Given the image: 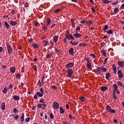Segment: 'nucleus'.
Listing matches in <instances>:
<instances>
[{"mask_svg":"<svg viewBox=\"0 0 124 124\" xmlns=\"http://www.w3.org/2000/svg\"><path fill=\"white\" fill-rule=\"evenodd\" d=\"M100 90L102 92H104L105 91H107V90H108V88L106 86H101L100 87Z\"/></svg>","mask_w":124,"mask_h":124,"instance_id":"nucleus-12","label":"nucleus"},{"mask_svg":"<svg viewBox=\"0 0 124 124\" xmlns=\"http://www.w3.org/2000/svg\"><path fill=\"white\" fill-rule=\"evenodd\" d=\"M119 23H120V24H122V25H124V21L120 20Z\"/></svg>","mask_w":124,"mask_h":124,"instance_id":"nucleus-60","label":"nucleus"},{"mask_svg":"<svg viewBox=\"0 0 124 124\" xmlns=\"http://www.w3.org/2000/svg\"><path fill=\"white\" fill-rule=\"evenodd\" d=\"M108 29V25H105L104 26V28L103 29V30L106 32L107 31H106V30Z\"/></svg>","mask_w":124,"mask_h":124,"instance_id":"nucleus-31","label":"nucleus"},{"mask_svg":"<svg viewBox=\"0 0 124 124\" xmlns=\"http://www.w3.org/2000/svg\"><path fill=\"white\" fill-rule=\"evenodd\" d=\"M121 9H124V4H123L121 7H120Z\"/></svg>","mask_w":124,"mask_h":124,"instance_id":"nucleus-62","label":"nucleus"},{"mask_svg":"<svg viewBox=\"0 0 124 124\" xmlns=\"http://www.w3.org/2000/svg\"><path fill=\"white\" fill-rule=\"evenodd\" d=\"M42 29H43V30H44V31H47L48 30V29H47V28H46V26H43L42 27Z\"/></svg>","mask_w":124,"mask_h":124,"instance_id":"nucleus-50","label":"nucleus"},{"mask_svg":"<svg viewBox=\"0 0 124 124\" xmlns=\"http://www.w3.org/2000/svg\"><path fill=\"white\" fill-rule=\"evenodd\" d=\"M101 69H102V66L98 67L97 68V73H100V71H101Z\"/></svg>","mask_w":124,"mask_h":124,"instance_id":"nucleus-29","label":"nucleus"},{"mask_svg":"<svg viewBox=\"0 0 124 124\" xmlns=\"http://www.w3.org/2000/svg\"><path fill=\"white\" fill-rule=\"evenodd\" d=\"M37 66L36 65H35V68H34V71H35L36 72H37V69L36 68Z\"/></svg>","mask_w":124,"mask_h":124,"instance_id":"nucleus-63","label":"nucleus"},{"mask_svg":"<svg viewBox=\"0 0 124 124\" xmlns=\"http://www.w3.org/2000/svg\"><path fill=\"white\" fill-rule=\"evenodd\" d=\"M84 60H85V61H86L87 62V63L90 62V59L88 57L85 58Z\"/></svg>","mask_w":124,"mask_h":124,"instance_id":"nucleus-43","label":"nucleus"},{"mask_svg":"<svg viewBox=\"0 0 124 124\" xmlns=\"http://www.w3.org/2000/svg\"><path fill=\"white\" fill-rule=\"evenodd\" d=\"M106 32L108 34H113V31L112 30H109L108 31H107Z\"/></svg>","mask_w":124,"mask_h":124,"instance_id":"nucleus-32","label":"nucleus"},{"mask_svg":"<svg viewBox=\"0 0 124 124\" xmlns=\"http://www.w3.org/2000/svg\"><path fill=\"white\" fill-rule=\"evenodd\" d=\"M10 70L12 73H15V67H12L11 68H10Z\"/></svg>","mask_w":124,"mask_h":124,"instance_id":"nucleus-19","label":"nucleus"},{"mask_svg":"<svg viewBox=\"0 0 124 124\" xmlns=\"http://www.w3.org/2000/svg\"><path fill=\"white\" fill-rule=\"evenodd\" d=\"M14 118L16 121H17L19 118H20V116L17 114H15L14 115Z\"/></svg>","mask_w":124,"mask_h":124,"instance_id":"nucleus-20","label":"nucleus"},{"mask_svg":"<svg viewBox=\"0 0 124 124\" xmlns=\"http://www.w3.org/2000/svg\"><path fill=\"white\" fill-rule=\"evenodd\" d=\"M102 2L104 4H108L110 3V1L108 0H102Z\"/></svg>","mask_w":124,"mask_h":124,"instance_id":"nucleus-22","label":"nucleus"},{"mask_svg":"<svg viewBox=\"0 0 124 124\" xmlns=\"http://www.w3.org/2000/svg\"><path fill=\"white\" fill-rule=\"evenodd\" d=\"M13 88V86H12V84H11L9 86V89H10V90H11V89Z\"/></svg>","mask_w":124,"mask_h":124,"instance_id":"nucleus-56","label":"nucleus"},{"mask_svg":"<svg viewBox=\"0 0 124 124\" xmlns=\"http://www.w3.org/2000/svg\"><path fill=\"white\" fill-rule=\"evenodd\" d=\"M44 101H45V100H44V99L41 98L40 100H39V102H40V103H45V102H44Z\"/></svg>","mask_w":124,"mask_h":124,"instance_id":"nucleus-41","label":"nucleus"},{"mask_svg":"<svg viewBox=\"0 0 124 124\" xmlns=\"http://www.w3.org/2000/svg\"><path fill=\"white\" fill-rule=\"evenodd\" d=\"M79 99H80V100H81V101H82V102H83V101H85V99H86V98H85V97L80 96V97L79 98Z\"/></svg>","mask_w":124,"mask_h":124,"instance_id":"nucleus-33","label":"nucleus"},{"mask_svg":"<svg viewBox=\"0 0 124 124\" xmlns=\"http://www.w3.org/2000/svg\"><path fill=\"white\" fill-rule=\"evenodd\" d=\"M117 84L118 85H119V86H121V87H123V83H122L121 81H118Z\"/></svg>","mask_w":124,"mask_h":124,"instance_id":"nucleus-49","label":"nucleus"},{"mask_svg":"<svg viewBox=\"0 0 124 124\" xmlns=\"http://www.w3.org/2000/svg\"><path fill=\"white\" fill-rule=\"evenodd\" d=\"M117 63L121 67H124V64L123 63V62L118 61L117 62Z\"/></svg>","mask_w":124,"mask_h":124,"instance_id":"nucleus-21","label":"nucleus"},{"mask_svg":"<svg viewBox=\"0 0 124 124\" xmlns=\"http://www.w3.org/2000/svg\"><path fill=\"white\" fill-rule=\"evenodd\" d=\"M36 94H37V96H38V97H43L44 94L40 92H36Z\"/></svg>","mask_w":124,"mask_h":124,"instance_id":"nucleus-15","label":"nucleus"},{"mask_svg":"<svg viewBox=\"0 0 124 124\" xmlns=\"http://www.w3.org/2000/svg\"><path fill=\"white\" fill-rule=\"evenodd\" d=\"M109 77H111V74L109 73H107L106 74V78L107 80L109 79Z\"/></svg>","mask_w":124,"mask_h":124,"instance_id":"nucleus-24","label":"nucleus"},{"mask_svg":"<svg viewBox=\"0 0 124 124\" xmlns=\"http://www.w3.org/2000/svg\"><path fill=\"white\" fill-rule=\"evenodd\" d=\"M55 52L56 53H60V52H61L59 49H58V48H56L55 49Z\"/></svg>","mask_w":124,"mask_h":124,"instance_id":"nucleus-61","label":"nucleus"},{"mask_svg":"<svg viewBox=\"0 0 124 124\" xmlns=\"http://www.w3.org/2000/svg\"><path fill=\"white\" fill-rule=\"evenodd\" d=\"M31 121V118L30 117H27L26 119H25V122L26 123H29Z\"/></svg>","mask_w":124,"mask_h":124,"instance_id":"nucleus-35","label":"nucleus"},{"mask_svg":"<svg viewBox=\"0 0 124 124\" xmlns=\"http://www.w3.org/2000/svg\"><path fill=\"white\" fill-rule=\"evenodd\" d=\"M118 2H119V0H116V1H115L114 2L111 3V4H112L113 5H115L117 4V3H118Z\"/></svg>","mask_w":124,"mask_h":124,"instance_id":"nucleus-44","label":"nucleus"},{"mask_svg":"<svg viewBox=\"0 0 124 124\" xmlns=\"http://www.w3.org/2000/svg\"><path fill=\"white\" fill-rule=\"evenodd\" d=\"M4 25H5V26L6 28V29H9L10 26H9V24H8V23H7V22L5 21Z\"/></svg>","mask_w":124,"mask_h":124,"instance_id":"nucleus-27","label":"nucleus"},{"mask_svg":"<svg viewBox=\"0 0 124 124\" xmlns=\"http://www.w3.org/2000/svg\"><path fill=\"white\" fill-rule=\"evenodd\" d=\"M70 44L73 45L74 46H77L78 45V42H73V41H71L70 42Z\"/></svg>","mask_w":124,"mask_h":124,"instance_id":"nucleus-14","label":"nucleus"},{"mask_svg":"<svg viewBox=\"0 0 124 124\" xmlns=\"http://www.w3.org/2000/svg\"><path fill=\"white\" fill-rule=\"evenodd\" d=\"M40 91L41 92V93L44 94V90H43V88H40Z\"/></svg>","mask_w":124,"mask_h":124,"instance_id":"nucleus-47","label":"nucleus"},{"mask_svg":"<svg viewBox=\"0 0 124 124\" xmlns=\"http://www.w3.org/2000/svg\"><path fill=\"white\" fill-rule=\"evenodd\" d=\"M112 68L114 73H117V67H116V65L113 64L112 65Z\"/></svg>","mask_w":124,"mask_h":124,"instance_id":"nucleus-18","label":"nucleus"},{"mask_svg":"<svg viewBox=\"0 0 124 124\" xmlns=\"http://www.w3.org/2000/svg\"><path fill=\"white\" fill-rule=\"evenodd\" d=\"M67 77H69V78H70L71 76H72V74H73V69H68L67 70Z\"/></svg>","mask_w":124,"mask_h":124,"instance_id":"nucleus-3","label":"nucleus"},{"mask_svg":"<svg viewBox=\"0 0 124 124\" xmlns=\"http://www.w3.org/2000/svg\"><path fill=\"white\" fill-rule=\"evenodd\" d=\"M43 42L45 43V45H44V46L46 47V46H47V45H48V41H43Z\"/></svg>","mask_w":124,"mask_h":124,"instance_id":"nucleus-48","label":"nucleus"},{"mask_svg":"<svg viewBox=\"0 0 124 124\" xmlns=\"http://www.w3.org/2000/svg\"><path fill=\"white\" fill-rule=\"evenodd\" d=\"M90 56L91 57H93V59H95V58H96V56H95V55H94V54H91Z\"/></svg>","mask_w":124,"mask_h":124,"instance_id":"nucleus-54","label":"nucleus"},{"mask_svg":"<svg viewBox=\"0 0 124 124\" xmlns=\"http://www.w3.org/2000/svg\"><path fill=\"white\" fill-rule=\"evenodd\" d=\"M46 22H47V23L50 24V23H51V19H50V18H46Z\"/></svg>","mask_w":124,"mask_h":124,"instance_id":"nucleus-42","label":"nucleus"},{"mask_svg":"<svg viewBox=\"0 0 124 124\" xmlns=\"http://www.w3.org/2000/svg\"><path fill=\"white\" fill-rule=\"evenodd\" d=\"M52 53L48 54L47 55H46V59H49V58H51L52 57Z\"/></svg>","mask_w":124,"mask_h":124,"instance_id":"nucleus-37","label":"nucleus"},{"mask_svg":"<svg viewBox=\"0 0 124 124\" xmlns=\"http://www.w3.org/2000/svg\"><path fill=\"white\" fill-rule=\"evenodd\" d=\"M25 121V113H23L22 116L20 117V122L21 124H23Z\"/></svg>","mask_w":124,"mask_h":124,"instance_id":"nucleus-9","label":"nucleus"},{"mask_svg":"<svg viewBox=\"0 0 124 124\" xmlns=\"http://www.w3.org/2000/svg\"><path fill=\"white\" fill-rule=\"evenodd\" d=\"M3 93H7V88H4L2 91Z\"/></svg>","mask_w":124,"mask_h":124,"instance_id":"nucleus-34","label":"nucleus"},{"mask_svg":"<svg viewBox=\"0 0 124 124\" xmlns=\"http://www.w3.org/2000/svg\"><path fill=\"white\" fill-rule=\"evenodd\" d=\"M106 111L108 113H112L113 114H115L116 113V110L114 109H112L110 106H108L106 108Z\"/></svg>","mask_w":124,"mask_h":124,"instance_id":"nucleus-1","label":"nucleus"},{"mask_svg":"<svg viewBox=\"0 0 124 124\" xmlns=\"http://www.w3.org/2000/svg\"><path fill=\"white\" fill-rule=\"evenodd\" d=\"M13 112L15 114H17V113H18V110L17 109V108H14Z\"/></svg>","mask_w":124,"mask_h":124,"instance_id":"nucleus-38","label":"nucleus"},{"mask_svg":"<svg viewBox=\"0 0 124 124\" xmlns=\"http://www.w3.org/2000/svg\"><path fill=\"white\" fill-rule=\"evenodd\" d=\"M10 22L11 26H16V25L17 24V22L14 21L12 20H10Z\"/></svg>","mask_w":124,"mask_h":124,"instance_id":"nucleus-17","label":"nucleus"},{"mask_svg":"<svg viewBox=\"0 0 124 124\" xmlns=\"http://www.w3.org/2000/svg\"><path fill=\"white\" fill-rule=\"evenodd\" d=\"M81 30V28L79 26L78 27V28L76 29V31H80Z\"/></svg>","mask_w":124,"mask_h":124,"instance_id":"nucleus-59","label":"nucleus"},{"mask_svg":"<svg viewBox=\"0 0 124 124\" xmlns=\"http://www.w3.org/2000/svg\"><path fill=\"white\" fill-rule=\"evenodd\" d=\"M102 54H103L104 56L105 57H106L107 55H106V52H105V50H103L102 52Z\"/></svg>","mask_w":124,"mask_h":124,"instance_id":"nucleus-52","label":"nucleus"},{"mask_svg":"<svg viewBox=\"0 0 124 124\" xmlns=\"http://www.w3.org/2000/svg\"><path fill=\"white\" fill-rule=\"evenodd\" d=\"M101 71H102L103 72H105V71H107V69L106 68H103V66H102Z\"/></svg>","mask_w":124,"mask_h":124,"instance_id":"nucleus-40","label":"nucleus"},{"mask_svg":"<svg viewBox=\"0 0 124 124\" xmlns=\"http://www.w3.org/2000/svg\"><path fill=\"white\" fill-rule=\"evenodd\" d=\"M87 67L88 68H89V69H91V68H92V64L91 63L88 62L87 63Z\"/></svg>","mask_w":124,"mask_h":124,"instance_id":"nucleus-30","label":"nucleus"},{"mask_svg":"<svg viewBox=\"0 0 124 124\" xmlns=\"http://www.w3.org/2000/svg\"><path fill=\"white\" fill-rule=\"evenodd\" d=\"M71 34H70V33L69 32V31H67L66 32V34H65V36H68L69 35H71Z\"/></svg>","mask_w":124,"mask_h":124,"instance_id":"nucleus-39","label":"nucleus"},{"mask_svg":"<svg viewBox=\"0 0 124 124\" xmlns=\"http://www.w3.org/2000/svg\"><path fill=\"white\" fill-rule=\"evenodd\" d=\"M58 38H59V36L56 35L53 37V41L54 42H57L58 41Z\"/></svg>","mask_w":124,"mask_h":124,"instance_id":"nucleus-28","label":"nucleus"},{"mask_svg":"<svg viewBox=\"0 0 124 124\" xmlns=\"http://www.w3.org/2000/svg\"><path fill=\"white\" fill-rule=\"evenodd\" d=\"M113 87H114V89H118V85L116 84H113Z\"/></svg>","mask_w":124,"mask_h":124,"instance_id":"nucleus-46","label":"nucleus"},{"mask_svg":"<svg viewBox=\"0 0 124 124\" xmlns=\"http://www.w3.org/2000/svg\"><path fill=\"white\" fill-rule=\"evenodd\" d=\"M50 119H54V115H53V113L50 114Z\"/></svg>","mask_w":124,"mask_h":124,"instance_id":"nucleus-55","label":"nucleus"},{"mask_svg":"<svg viewBox=\"0 0 124 124\" xmlns=\"http://www.w3.org/2000/svg\"><path fill=\"white\" fill-rule=\"evenodd\" d=\"M32 46L34 49H37L38 48V45H36V44H32Z\"/></svg>","mask_w":124,"mask_h":124,"instance_id":"nucleus-25","label":"nucleus"},{"mask_svg":"<svg viewBox=\"0 0 124 124\" xmlns=\"http://www.w3.org/2000/svg\"><path fill=\"white\" fill-rule=\"evenodd\" d=\"M92 11H93V13H95V9H94V8H92Z\"/></svg>","mask_w":124,"mask_h":124,"instance_id":"nucleus-64","label":"nucleus"},{"mask_svg":"<svg viewBox=\"0 0 124 124\" xmlns=\"http://www.w3.org/2000/svg\"><path fill=\"white\" fill-rule=\"evenodd\" d=\"M60 11H61V9H57L54 11V12H55L56 13H58V12H60Z\"/></svg>","mask_w":124,"mask_h":124,"instance_id":"nucleus-53","label":"nucleus"},{"mask_svg":"<svg viewBox=\"0 0 124 124\" xmlns=\"http://www.w3.org/2000/svg\"><path fill=\"white\" fill-rule=\"evenodd\" d=\"M33 98H34V99H37L38 97H37V95L36 94L34 96Z\"/></svg>","mask_w":124,"mask_h":124,"instance_id":"nucleus-58","label":"nucleus"},{"mask_svg":"<svg viewBox=\"0 0 124 124\" xmlns=\"http://www.w3.org/2000/svg\"><path fill=\"white\" fill-rule=\"evenodd\" d=\"M118 11H119V8L115 7L113 11V14H114V15L115 14H117V12H118Z\"/></svg>","mask_w":124,"mask_h":124,"instance_id":"nucleus-26","label":"nucleus"},{"mask_svg":"<svg viewBox=\"0 0 124 124\" xmlns=\"http://www.w3.org/2000/svg\"><path fill=\"white\" fill-rule=\"evenodd\" d=\"M74 66V63L73 62H69L66 64L65 67L66 68H71V67H73Z\"/></svg>","mask_w":124,"mask_h":124,"instance_id":"nucleus-7","label":"nucleus"},{"mask_svg":"<svg viewBox=\"0 0 124 124\" xmlns=\"http://www.w3.org/2000/svg\"><path fill=\"white\" fill-rule=\"evenodd\" d=\"M69 53L70 55H74V49L71 47L69 50Z\"/></svg>","mask_w":124,"mask_h":124,"instance_id":"nucleus-11","label":"nucleus"},{"mask_svg":"<svg viewBox=\"0 0 124 124\" xmlns=\"http://www.w3.org/2000/svg\"><path fill=\"white\" fill-rule=\"evenodd\" d=\"M1 110H5V103H2L1 105Z\"/></svg>","mask_w":124,"mask_h":124,"instance_id":"nucleus-16","label":"nucleus"},{"mask_svg":"<svg viewBox=\"0 0 124 124\" xmlns=\"http://www.w3.org/2000/svg\"><path fill=\"white\" fill-rule=\"evenodd\" d=\"M117 73L119 80H122V79H123V77H124V74L122 73V70H119V71H117Z\"/></svg>","mask_w":124,"mask_h":124,"instance_id":"nucleus-4","label":"nucleus"},{"mask_svg":"<svg viewBox=\"0 0 124 124\" xmlns=\"http://www.w3.org/2000/svg\"><path fill=\"white\" fill-rule=\"evenodd\" d=\"M53 107L54 109H59L60 108V104L57 102H53Z\"/></svg>","mask_w":124,"mask_h":124,"instance_id":"nucleus-6","label":"nucleus"},{"mask_svg":"<svg viewBox=\"0 0 124 124\" xmlns=\"http://www.w3.org/2000/svg\"><path fill=\"white\" fill-rule=\"evenodd\" d=\"M16 78H17L18 79H20L21 78V74H19L17 73L16 75Z\"/></svg>","mask_w":124,"mask_h":124,"instance_id":"nucleus-36","label":"nucleus"},{"mask_svg":"<svg viewBox=\"0 0 124 124\" xmlns=\"http://www.w3.org/2000/svg\"><path fill=\"white\" fill-rule=\"evenodd\" d=\"M52 89H53V90H57V86H55V85H53V86H52Z\"/></svg>","mask_w":124,"mask_h":124,"instance_id":"nucleus-57","label":"nucleus"},{"mask_svg":"<svg viewBox=\"0 0 124 124\" xmlns=\"http://www.w3.org/2000/svg\"><path fill=\"white\" fill-rule=\"evenodd\" d=\"M13 98H14V100H16V101H19V100H20V97H19L17 95L14 96Z\"/></svg>","mask_w":124,"mask_h":124,"instance_id":"nucleus-13","label":"nucleus"},{"mask_svg":"<svg viewBox=\"0 0 124 124\" xmlns=\"http://www.w3.org/2000/svg\"><path fill=\"white\" fill-rule=\"evenodd\" d=\"M66 39H67V38H66V36L63 39V41L64 42L65 44H67V41H66Z\"/></svg>","mask_w":124,"mask_h":124,"instance_id":"nucleus-45","label":"nucleus"},{"mask_svg":"<svg viewBox=\"0 0 124 124\" xmlns=\"http://www.w3.org/2000/svg\"><path fill=\"white\" fill-rule=\"evenodd\" d=\"M38 108H42L43 110H45V108H46V104H38L37 105Z\"/></svg>","mask_w":124,"mask_h":124,"instance_id":"nucleus-5","label":"nucleus"},{"mask_svg":"<svg viewBox=\"0 0 124 124\" xmlns=\"http://www.w3.org/2000/svg\"><path fill=\"white\" fill-rule=\"evenodd\" d=\"M6 46L8 54H9V55L12 54V53H13V50L12 49L11 46H10V45L9 44H7Z\"/></svg>","mask_w":124,"mask_h":124,"instance_id":"nucleus-2","label":"nucleus"},{"mask_svg":"<svg viewBox=\"0 0 124 124\" xmlns=\"http://www.w3.org/2000/svg\"><path fill=\"white\" fill-rule=\"evenodd\" d=\"M66 38H67V39H69V40H71V39H72L73 40H75V39L74 38V37H73L72 34L66 36Z\"/></svg>","mask_w":124,"mask_h":124,"instance_id":"nucleus-10","label":"nucleus"},{"mask_svg":"<svg viewBox=\"0 0 124 124\" xmlns=\"http://www.w3.org/2000/svg\"><path fill=\"white\" fill-rule=\"evenodd\" d=\"M74 36L76 37V38H80L81 36H82V35L79 33H78V31H76V33L74 34Z\"/></svg>","mask_w":124,"mask_h":124,"instance_id":"nucleus-8","label":"nucleus"},{"mask_svg":"<svg viewBox=\"0 0 124 124\" xmlns=\"http://www.w3.org/2000/svg\"><path fill=\"white\" fill-rule=\"evenodd\" d=\"M60 111L61 114H63V113H64V109L62 107H60Z\"/></svg>","mask_w":124,"mask_h":124,"instance_id":"nucleus-23","label":"nucleus"},{"mask_svg":"<svg viewBox=\"0 0 124 124\" xmlns=\"http://www.w3.org/2000/svg\"><path fill=\"white\" fill-rule=\"evenodd\" d=\"M34 24L36 27H37V25H38V22L37 21H34Z\"/></svg>","mask_w":124,"mask_h":124,"instance_id":"nucleus-51","label":"nucleus"}]
</instances>
